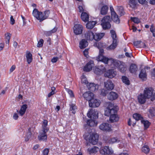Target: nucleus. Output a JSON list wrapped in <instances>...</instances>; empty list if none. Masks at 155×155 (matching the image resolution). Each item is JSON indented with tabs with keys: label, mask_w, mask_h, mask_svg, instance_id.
I'll list each match as a JSON object with an SVG mask.
<instances>
[{
	"label": "nucleus",
	"mask_w": 155,
	"mask_h": 155,
	"mask_svg": "<svg viewBox=\"0 0 155 155\" xmlns=\"http://www.w3.org/2000/svg\"><path fill=\"white\" fill-rule=\"evenodd\" d=\"M98 112L97 110L90 109L87 113V116L91 118L96 119L98 118Z\"/></svg>",
	"instance_id": "9d476101"
},
{
	"label": "nucleus",
	"mask_w": 155,
	"mask_h": 155,
	"mask_svg": "<svg viewBox=\"0 0 155 155\" xmlns=\"http://www.w3.org/2000/svg\"><path fill=\"white\" fill-rule=\"evenodd\" d=\"M88 45V43L87 40L84 39H82L79 43V47L81 49L85 48Z\"/></svg>",
	"instance_id": "c756f323"
},
{
	"label": "nucleus",
	"mask_w": 155,
	"mask_h": 155,
	"mask_svg": "<svg viewBox=\"0 0 155 155\" xmlns=\"http://www.w3.org/2000/svg\"><path fill=\"white\" fill-rule=\"evenodd\" d=\"M121 62L114 59L111 58L107 59V61L106 62H105L104 63L107 64H110V66L112 68H118Z\"/></svg>",
	"instance_id": "39448f33"
},
{
	"label": "nucleus",
	"mask_w": 155,
	"mask_h": 155,
	"mask_svg": "<svg viewBox=\"0 0 155 155\" xmlns=\"http://www.w3.org/2000/svg\"><path fill=\"white\" fill-rule=\"evenodd\" d=\"M143 94L147 99L150 98L151 101L155 99V92H153V89L152 88H145L143 91Z\"/></svg>",
	"instance_id": "7ed1b4c3"
},
{
	"label": "nucleus",
	"mask_w": 155,
	"mask_h": 155,
	"mask_svg": "<svg viewBox=\"0 0 155 155\" xmlns=\"http://www.w3.org/2000/svg\"><path fill=\"white\" fill-rule=\"evenodd\" d=\"M147 99V98L143 94H141L138 96V101L141 104H144L146 102Z\"/></svg>",
	"instance_id": "b1692460"
},
{
	"label": "nucleus",
	"mask_w": 155,
	"mask_h": 155,
	"mask_svg": "<svg viewBox=\"0 0 155 155\" xmlns=\"http://www.w3.org/2000/svg\"><path fill=\"white\" fill-rule=\"evenodd\" d=\"M119 140L116 137H113L110 138L109 140V143H118Z\"/></svg>",
	"instance_id": "49530a36"
},
{
	"label": "nucleus",
	"mask_w": 155,
	"mask_h": 155,
	"mask_svg": "<svg viewBox=\"0 0 155 155\" xmlns=\"http://www.w3.org/2000/svg\"><path fill=\"white\" fill-rule=\"evenodd\" d=\"M49 152V150L48 149H45L43 151V155H48Z\"/></svg>",
	"instance_id": "052dcab7"
},
{
	"label": "nucleus",
	"mask_w": 155,
	"mask_h": 155,
	"mask_svg": "<svg viewBox=\"0 0 155 155\" xmlns=\"http://www.w3.org/2000/svg\"><path fill=\"white\" fill-rule=\"evenodd\" d=\"M137 3V2L135 0H130V6L133 8H134L136 7Z\"/></svg>",
	"instance_id": "a19ab883"
},
{
	"label": "nucleus",
	"mask_w": 155,
	"mask_h": 155,
	"mask_svg": "<svg viewBox=\"0 0 155 155\" xmlns=\"http://www.w3.org/2000/svg\"><path fill=\"white\" fill-rule=\"evenodd\" d=\"M47 132L45 130H42L40 132L38 136V139L40 141H46L47 140V136L46 133Z\"/></svg>",
	"instance_id": "ddd939ff"
},
{
	"label": "nucleus",
	"mask_w": 155,
	"mask_h": 155,
	"mask_svg": "<svg viewBox=\"0 0 155 155\" xmlns=\"http://www.w3.org/2000/svg\"><path fill=\"white\" fill-rule=\"evenodd\" d=\"M104 33H96L95 35H94V39L95 41H98L104 36Z\"/></svg>",
	"instance_id": "2f4dec72"
},
{
	"label": "nucleus",
	"mask_w": 155,
	"mask_h": 155,
	"mask_svg": "<svg viewBox=\"0 0 155 155\" xmlns=\"http://www.w3.org/2000/svg\"><path fill=\"white\" fill-rule=\"evenodd\" d=\"M31 132L30 131V130H29L28 131L27 133L26 137V140H28L29 138H30L31 135Z\"/></svg>",
	"instance_id": "4d7b16f0"
},
{
	"label": "nucleus",
	"mask_w": 155,
	"mask_h": 155,
	"mask_svg": "<svg viewBox=\"0 0 155 155\" xmlns=\"http://www.w3.org/2000/svg\"><path fill=\"white\" fill-rule=\"evenodd\" d=\"M138 70V68L136 64H132L129 68V71L131 73L136 74Z\"/></svg>",
	"instance_id": "393cba45"
},
{
	"label": "nucleus",
	"mask_w": 155,
	"mask_h": 155,
	"mask_svg": "<svg viewBox=\"0 0 155 155\" xmlns=\"http://www.w3.org/2000/svg\"><path fill=\"white\" fill-rule=\"evenodd\" d=\"M81 18L83 21L86 22L88 21L89 15L87 13L83 12L81 14Z\"/></svg>",
	"instance_id": "cd10ccee"
},
{
	"label": "nucleus",
	"mask_w": 155,
	"mask_h": 155,
	"mask_svg": "<svg viewBox=\"0 0 155 155\" xmlns=\"http://www.w3.org/2000/svg\"><path fill=\"white\" fill-rule=\"evenodd\" d=\"M116 114V113L113 114L110 116L109 121L110 122L113 123L117 122L119 120V117Z\"/></svg>",
	"instance_id": "412c9836"
},
{
	"label": "nucleus",
	"mask_w": 155,
	"mask_h": 155,
	"mask_svg": "<svg viewBox=\"0 0 155 155\" xmlns=\"http://www.w3.org/2000/svg\"><path fill=\"white\" fill-rule=\"evenodd\" d=\"M117 9L121 16H122L124 14V12L123 7L121 6H118L117 7Z\"/></svg>",
	"instance_id": "de8ad7c7"
},
{
	"label": "nucleus",
	"mask_w": 155,
	"mask_h": 155,
	"mask_svg": "<svg viewBox=\"0 0 155 155\" xmlns=\"http://www.w3.org/2000/svg\"><path fill=\"white\" fill-rule=\"evenodd\" d=\"M70 105V111H72V113L74 114L75 113V109H76V106L73 104H71Z\"/></svg>",
	"instance_id": "09e8293b"
},
{
	"label": "nucleus",
	"mask_w": 155,
	"mask_h": 155,
	"mask_svg": "<svg viewBox=\"0 0 155 155\" xmlns=\"http://www.w3.org/2000/svg\"><path fill=\"white\" fill-rule=\"evenodd\" d=\"M104 53V50L103 49H100L99 51V54L96 58V60L98 61H101L105 63L107 61L108 58L103 55Z\"/></svg>",
	"instance_id": "6e6552de"
},
{
	"label": "nucleus",
	"mask_w": 155,
	"mask_h": 155,
	"mask_svg": "<svg viewBox=\"0 0 155 155\" xmlns=\"http://www.w3.org/2000/svg\"><path fill=\"white\" fill-rule=\"evenodd\" d=\"M148 115L149 118L155 117V107H150L148 109Z\"/></svg>",
	"instance_id": "c85d7f7f"
},
{
	"label": "nucleus",
	"mask_w": 155,
	"mask_h": 155,
	"mask_svg": "<svg viewBox=\"0 0 155 155\" xmlns=\"http://www.w3.org/2000/svg\"><path fill=\"white\" fill-rule=\"evenodd\" d=\"M100 152L101 154L103 155H110L113 153V151L111 148L109 147L105 146L100 148Z\"/></svg>",
	"instance_id": "423d86ee"
},
{
	"label": "nucleus",
	"mask_w": 155,
	"mask_h": 155,
	"mask_svg": "<svg viewBox=\"0 0 155 155\" xmlns=\"http://www.w3.org/2000/svg\"><path fill=\"white\" fill-rule=\"evenodd\" d=\"M11 34L9 33H7L5 35V38L6 39V44H9V40L10 39Z\"/></svg>",
	"instance_id": "a18cd8bd"
},
{
	"label": "nucleus",
	"mask_w": 155,
	"mask_h": 155,
	"mask_svg": "<svg viewBox=\"0 0 155 155\" xmlns=\"http://www.w3.org/2000/svg\"><path fill=\"white\" fill-rule=\"evenodd\" d=\"M28 107L27 105L24 104L21 106L20 110L19 111L17 110V111L21 116H22L25 114L26 109L28 108Z\"/></svg>",
	"instance_id": "4be33fe9"
},
{
	"label": "nucleus",
	"mask_w": 155,
	"mask_h": 155,
	"mask_svg": "<svg viewBox=\"0 0 155 155\" xmlns=\"http://www.w3.org/2000/svg\"><path fill=\"white\" fill-rule=\"evenodd\" d=\"M57 28L56 27H55L51 30L48 31H45L44 33L46 36H49L51 35L53 33H55L57 31Z\"/></svg>",
	"instance_id": "c9c22d12"
},
{
	"label": "nucleus",
	"mask_w": 155,
	"mask_h": 155,
	"mask_svg": "<svg viewBox=\"0 0 155 155\" xmlns=\"http://www.w3.org/2000/svg\"><path fill=\"white\" fill-rule=\"evenodd\" d=\"M50 14V11L49 10H46L43 13L42 12H39L36 8L34 9L32 12V14L37 19L39 20L40 22H41L47 19L49 16Z\"/></svg>",
	"instance_id": "f257e3e1"
},
{
	"label": "nucleus",
	"mask_w": 155,
	"mask_h": 155,
	"mask_svg": "<svg viewBox=\"0 0 155 155\" xmlns=\"http://www.w3.org/2000/svg\"><path fill=\"white\" fill-rule=\"evenodd\" d=\"M123 82L127 85L130 84V81L127 77L123 76L122 77Z\"/></svg>",
	"instance_id": "37998d69"
},
{
	"label": "nucleus",
	"mask_w": 155,
	"mask_h": 155,
	"mask_svg": "<svg viewBox=\"0 0 155 155\" xmlns=\"http://www.w3.org/2000/svg\"><path fill=\"white\" fill-rule=\"evenodd\" d=\"M107 94V91L104 89H102L101 90V95L105 96Z\"/></svg>",
	"instance_id": "6e6d98bb"
},
{
	"label": "nucleus",
	"mask_w": 155,
	"mask_h": 155,
	"mask_svg": "<svg viewBox=\"0 0 155 155\" xmlns=\"http://www.w3.org/2000/svg\"><path fill=\"white\" fill-rule=\"evenodd\" d=\"M118 68L119 71L122 73L124 72L127 69L125 64L122 62H121Z\"/></svg>",
	"instance_id": "7c9ffc66"
},
{
	"label": "nucleus",
	"mask_w": 155,
	"mask_h": 155,
	"mask_svg": "<svg viewBox=\"0 0 155 155\" xmlns=\"http://www.w3.org/2000/svg\"><path fill=\"white\" fill-rule=\"evenodd\" d=\"M105 68L103 66L101 65L98 67H95L93 69L94 72L97 75H100L104 71Z\"/></svg>",
	"instance_id": "4468645a"
},
{
	"label": "nucleus",
	"mask_w": 155,
	"mask_h": 155,
	"mask_svg": "<svg viewBox=\"0 0 155 155\" xmlns=\"http://www.w3.org/2000/svg\"><path fill=\"white\" fill-rule=\"evenodd\" d=\"M131 19L135 23H138L139 22V20L138 18H131Z\"/></svg>",
	"instance_id": "bf43d9fd"
},
{
	"label": "nucleus",
	"mask_w": 155,
	"mask_h": 155,
	"mask_svg": "<svg viewBox=\"0 0 155 155\" xmlns=\"http://www.w3.org/2000/svg\"><path fill=\"white\" fill-rule=\"evenodd\" d=\"M94 33L91 31H87L85 34V38L87 40H93L94 39Z\"/></svg>",
	"instance_id": "5701e85b"
},
{
	"label": "nucleus",
	"mask_w": 155,
	"mask_h": 155,
	"mask_svg": "<svg viewBox=\"0 0 155 155\" xmlns=\"http://www.w3.org/2000/svg\"><path fill=\"white\" fill-rule=\"evenodd\" d=\"M133 117L136 120H138L142 118L141 115L137 113L134 114L133 115Z\"/></svg>",
	"instance_id": "8fccbe9b"
},
{
	"label": "nucleus",
	"mask_w": 155,
	"mask_h": 155,
	"mask_svg": "<svg viewBox=\"0 0 155 155\" xmlns=\"http://www.w3.org/2000/svg\"><path fill=\"white\" fill-rule=\"evenodd\" d=\"M141 150L143 152L147 154L149 153L150 149L148 146L145 145L142 147Z\"/></svg>",
	"instance_id": "c03bdc74"
},
{
	"label": "nucleus",
	"mask_w": 155,
	"mask_h": 155,
	"mask_svg": "<svg viewBox=\"0 0 155 155\" xmlns=\"http://www.w3.org/2000/svg\"><path fill=\"white\" fill-rule=\"evenodd\" d=\"M108 7L106 5L103 6L101 8V13L102 15L106 14L107 12Z\"/></svg>",
	"instance_id": "e433bc0d"
},
{
	"label": "nucleus",
	"mask_w": 155,
	"mask_h": 155,
	"mask_svg": "<svg viewBox=\"0 0 155 155\" xmlns=\"http://www.w3.org/2000/svg\"><path fill=\"white\" fill-rule=\"evenodd\" d=\"M67 91L71 97H72L74 96L73 92L71 90L68 89H67Z\"/></svg>",
	"instance_id": "680f3d73"
},
{
	"label": "nucleus",
	"mask_w": 155,
	"mask_h": 155,
	"mask_svg": "<svg viewBox=\"0 0 155 155\" xmlns=\"http://www.w3.org/2000/svg\"><path fill=\"white\" fill-rule=\"evenodd\" d=\"M81 81L82 83H84L86 84V85L88 84L87 78H86L85 76L84 75L81 76Z\"/></svg>",
	"instance_id": "603ef678"
},
{
	"label": "nucleus",
	"mask_w": 155,
	"mask_h": 155,
	"mask_svg": "<svg viewBox=\"0 0 155 155\" xmlns=\"http://www.w3.org/2000/svg\"><path fill=\"white\" fill-rule=\"evenodd\" d=\"M99 150V148L96 147H94L91 149H88L87 151L89 152L90 154H93L96 153Z\"/></svg>",
	"instance_id": "72a5a7b5"
},
{
	"label": "nucleus",
	"mask_w": 155,
	"mask_h": 155,
	"mask_svg": "<svg viewBox=\"0 0 155 155\" xmlns=\"http://www.w3.org/2000/svg\"><path fill=\"white\" fill-rule=\"evenodd\" d=\"M105 88L108 90H112L114 87V85L111 81L110 80H107L104 83Z\"/></svg>",
	"instance_id": "2eb2a0df"
},
{
	"label": "nucleus",
	"mask_w": 155,
	"mask_h": 155,
	"mask_svg": "<svg viewBox=\"0 0 155 155\" xmlns=\"http://www.w3.org/2000/svg\"><path fill=\"white\" fill-rule=\"evenodd\" d=\"M141 42L140 41H134V45L137 48L139 47V45L140 44Z\"/></svg>",
	"instance_id": "13d9d810"
},
{
	"label": "nucleus",
	"mask_w": 155,
	"mask_h": 155,
	"mask_svg": "<svg viewBox=\"0 0 155 155\" xmlns=\"http://www.w3.org/2000/svg\"><path fill=\"white\" fill-rule=\"evenodd\" d=\"M107 106L106 108H109L111 109H115V108L114 106V104L110 102L107 103Z\"/></svg>",
	"instance_id": "864d4df0"
},
{
	"label": "nucleus",
	"mask_w": 155,
	"mask_h": 155,
	"mask_svg": "<svg viewBox=\"0 0 155 155\" xmlns=\"http://www.w3.org/2000/svg\"><path fill=\"white\" fill-rule=\"evenodd\" d=\"M118 97V94L116 93L113 91L110 92L107 96L108 99L111 101L116 99Z\"/></svg>",
	"instance_id": "aec40b11"
},
{
	"label": "nucleus",
	"mask_w": 155,
	"mask_h": 155,
	"mask_svg": "<svg viewBox=\"0 0 155 155\" xmlns=\"http://www.w3.org/2000/svg\"><path fill=\"white\" fill-rule=\"evenodd\" d=\"M26 56L27 59V61L28 63L29 64L32 61V55L30 52H28L26 53Z\"/></svg>",
	"instance_id": "58836bf2"
},
{
	"label": "nucleus",
	"mask_w": 155,
	"mask_h": 155,
	"mask_svg": "<svg viewBox=\"0 0 155 155\" xmlns=\"http://www.w3.org/2000/svg\"><path fill=\"white\" fill-rule=\"evenodd\" d=\"M115 113H117V111L115 109L106 108L104 110V115L106 116H109Z\"/></svg>",
	"instance_id": "a878e982"
},
{
	"label": "nucleus",
	"mask_w": 155,
	"mask_h": 155,
	"mask_svg": "<svg viewBox=\"0 0 155 155\" xmlns=\"http://www.w3.org/2000/svg\"><path fill=\"white\" fill-rule=\"evenodd\" d=\"M94 95L93 93L90 91L86 92L83 94L84 98L88 101V102L93 97Z\"/></svg>",
	"instance_id": "6ab92c4d"
},
{
	"label": "nucleus",
	"mask_w": 155,
	"mask_h": 155,
	"mask_svg": "<svg viewBox=\"0 0 155 155\" xmlns=\"http://www.w3.org/2000/svg\"><path fill=\"white\" fill-rule=\"evenodd\" d=\"M99 129L104 131H110L111 130V125L107 123H103L99 126Z\"/></svg>",
	"instance_id": "f8f14e48"
},
{
	"label": "nucleus",
	"mask_w": 155,
	"mask_h": 155,
	"mask_svg": "<svg viewBox=\"0 0 155 155\" xmlns=\"http://www.w3.org/2000/svg\"><path fill=\"white\" fill-rule=\"evenodd\" d=\"M141 122L143 125L145 129L148 128L150 125V123L147 120H141Z\"/></svg>",
	"instance_id": "ea45409f"
},
{
	"label": "nucleus",
	"mask_w": 155,
	"mask_h": 155,
	"mask_svg": "<svg viewBox=\"0 0 155 155\" xmlns=\"http://www.w3.org/2000/svg\"><path fill=\"white\" fill-rule=\"evenodd\" d=\"M93 66L94 62L93 61L91 60L84 67L83 70L85 71H89L91 70Z\"/></svg>",
	"instance_id": "dca6fc26"
},
{
	"label": "nucleus",
	"mask_w": 155,
	"mask_h": 155,
	"mask_svg": "<svg viewBox=\"0 0 155 155\" xmlns=\"http://www.w3.org/2000/svg\"><path fill=\"white\" fill-rule=\"evenodd\" d=\"M111 15L112 19L114 22L117 23H120V21L118 16L114 11L112 12Z\"/></svg>",
	"instance_id": "bb28decb"
},
{
	"label": "nucleus",
	"mask_w": 155,
	"mask_h": 155,
	"mask_svg": "<svg viewBox=\"0 0 155 155\" xmlns=\"http://www.w3.org/2000/svg\"><path fill=\"white\" fill-rule=\"evenodd\" d=\"M15 23V21L14 19L13 16H11L10 17V23L12 25H13Z\"/></svg>",
	"instance_id": "338daca9"
},
{
	"label": "nucleus",
	"mask_w": 155,
	"mask_h": 155,
	"mask_svg": "<svg viewBox=\"0 0 155 155\" xmlns=\"http://www.w3.org/2000/svg\"><path fill=\"white\" fill-rule=\"evenodd\" d=\"M78 8H79V12H83L84 11V7H83V6H79Z\"/></svg>",
	"instance_id": "e2e57ef3"
},
{
	"label": "nucleus",
	"mask_w": 155,
	"mask_h": 155,
	"mask_svg": "<svg viewBox=\"0 0 155 155\" xmlns=\"http://www.w3.org/2000/svg\"><path fill=\"white\" fill-rule=\"evenodd\" d=\"M86 140H88L89 142L93 145L97 144L98 142L99 136L97 133H90L87 136V137L84 136Z\"/></svg>",
	"instance_id": "f03ea898"
},
{
	"label": "nucleus",
	"mask_w": 155,
	"mask_h": 155,
	"mask_svg": "<svg viewBox=\"0 0 155 155\" xmlns=\"http://www.w3.org/2000/svg\"><path fill=\"white\" fill-rule=\"evenodd\" d=\"M150 68L148 66H145L144 68H142L140 71L139 74L140 78L143 81L147 79V74L146 73V70H149Z\"/></svg>",
	"instance_id": "0eeeda50"
},
{
	"label": "nucleus",
	"mask_w": 155,
	"mask_h": 155,
	"mask_svg": "<svg viewBox=\"0 0 155 155\" xmlns=\"http://www.w3.org/2000/svg\"><path fill=\"white\" fill-rule=\"evenodd\" d=\"M74 33L76 35H80L82 34L83 31V27L82 25L77 24L73 27Z\"/></svg>",
	"instance_id": "1a4fd4ad"
},
{
	"label": "nucleus",
	"mask_w": 155,
	"mask_h": 155,
	"mask_svg": "<svg viewBox=\"0 0 155 155\" xmlns=\"http://www.w3.org/2000/svg\"><path fill=\"white\" fill-rule=\"evenodd\" d=\"M87 86L89 90L92 91H94L98 88V85L93 83H90Z\"/></svg>",
	"instance_id": "a211bd4d"
},
{
	"label": "nucleus",
	"mask_w": 155,
	"mask_h": 155,
	"mask_svg": "<svg viewBox=\"0 0 155 155\" xmlns=\"http://www.w3.org/2000/svg\"><path fill=\"white\" fill-rule=\"evenodd\" d=\"M100 104V100L93 97L89 102V105L90 107H98Z\"/></svg>",
	"instance_id": "9b49d317"
},
{
	"label": "nucleus",
	"mask_w": 155,
	"mask_h": 155,
	"mask_svg": "<svg viewBox=\"0 0 155 155\" xmlns=\"http://www.w3.org/2000/svg\"><path fill=\"white\" fill-rule=\"evenodd\" d=\"M116 74V71H114L113 70H109L104 74V76L105 77L112 78L115 76Z\"/></svg>",
	"instance_id": "f3484780"
},
{
	"label": "nucleus",
	"mask_w": 155,
	"mask_h": 155,
	"mask_svg": "<svg viewBox=\"0 0 155 155\" xmlns=\"http://www.w3.org/2000/svg\"><path fill=\"white\" fill-rule=\"evenodd\" d=\"M110 33L111 34V36L113 38V40H117L116 35L115 31L112 30L110 31Z\"/></svg>",
	"instance_id": "3c124183"
},
{
	"label": "nucleus",
	"mask_w": 155,
	"mask_h": 155,
	"mask_svg": "<svg viewBox=\"0 0 155 155\" xmlns=\"http://www.w3.org/2000/svg\"><path fill=\"white\" fill-rule=\"evenodd\" d=\"M13 118L15 120L18 119V114L16 113H14L13 114Z\"/></svg>",
	"instance_id": "774afa93"
},
{
	"label": "nucleus",
	"mask_w": 155,
	"mask_h": 155,
	"mask_svg": "<svg viewBox=\"0 0 155 155\" xmlns=\"http://www.w3.org/2000/svg\"><path fill=\"white\" fill-rule=\"evenodd\" d=\"M111 21L110 16H105L101 20V25L104 29H108L110 28L111 25L110 22Z\"/></svg>",
	"instance_id": "20e7f679"
},
{
	"label": "nucleus",
	"mask_w": 155,
	"mask_h": 155,
	"mask_svg": "<svg viewBox=\"0 0 155 155\" xmlns=\"http://www.w3.org/2000/svg\"><path fill=\"white\" fill-rule=\"evenodd\" d=\"M117 45V40H113L112 43L109 47H107L108 50H113L115 49Z\"/></svg>",
	"instance_id": "473e14b6"
},
{
	"label": "nucleus",
	"mask_w": 155,
	"mask_h": 155,
	"mask_svg": "<svg viewBox=\"0 0 155 155\" xmlns=\"http://www.w3.org/2000/svg\"><path fill=\"white\" fill-rule=\"evenodd\" d=\"M43 124L42 126L43 127L42 130H45L46 131H48V128L47 127L48 124V121L46 120H44L43 121Z\"/></svg>",
	"instance_id": "79ce46f5"
},
{
	"label": "nucleus",
	"mask_w": 155,
	"mask_h": 155,
	"mask_svg": "<svg viewBox=\"0 0 155 155\" xmlns=\"http://www.w3.org/2000/svg\"><path fill=\"white\" fill-rule=\"evenodd\" d=\"M88 49H86L83 51L84 54L86 57H87V56L88 55Z\"/></svg>",
	"instance_id": "69168bd1"
},
{
	"label": "nucleus",
	"mask_w": 155,
	"mask_h": 155,
	"mask_svg": "<svg viewBox=\"0 0 155 155\" xmlns=\"http://www.w3.org/2000/svg\"><path fill=\"white\" fill-rule=\"evenodd\" d=\"M58 59V57H54L51 59V61L52 63H55L57 61Z\"/></svg>",
	"instance_id": "0e129e2a"
},
{
	"label": "nucleus",
	"mask_w": 155,
	"mask_h": 155,
	"mask_svg": "<svg viewBox=\"0 0 155 155\" xmlns=\"http://www.w3.org/2000/svg\"><path fill=\"white\" fill-rule=\"evenodd\" d=\"M97 22L95 21H90L86 24V27L87 29H91L93 28Z\"/></svg>",
	"instance_id": "f704fd0d"
},
{
	"label": "nucleus",
	"mask_w": 155,
	"mask_h": 155,
	"mask_svg": "<svg viewBox=\"0 0 155 155\" xmlns=\"http://www.w3.org/2000/svg\"><path fill=\"white\" fill-rule=\"evenodd\" d=\"M44 43V40L41 39L38 41L37 46L39 48L41 47L42 46Z\"/></svg>",
	"instance_id": "5fc2aeb1"
},
{
	"label": "nucleus",
	"mask_w": 155,
	"mask_h": 155,
	"mask_svg": "<svg viewBox=\"0 0 155 155\" xmlns=\"http://www.w3.org/2000/svg\"><path fill=\"white\" fill-rule=\"evenodd\" d=\"M87 123L88 126L91 127L96 126L97 124L94 120L91 119L88 120Z\"/></svg>",
	"instance_id": "4c0bfd02"
}]
</instances>
